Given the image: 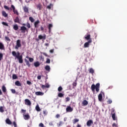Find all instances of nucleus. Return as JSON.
<instances>
[{
	"mask_svg": "<svg viewBox=\"0 0 127 127\" xmlns=\"http://www.w3.org/2000/svg\"><path fill=\"white\" fill-rule=\"evenodd\" d=\"M12 55L18 59L19 63L22 64L23 63V59H22V55H20L19 52H15V51L12 52Z\"/></svg>",
	"mask_w": 127,
	"mask_h": 127,
	"instance_id": "1",
	"label": "nucleus"
},
{
	"mask_svg": "<svg viewBox=\"0 0 127 127\" xmlns=\"http://www.w3.org/2000/svg\"><path fill=\"white\" fill-rule=\"evenodd\" d=\"M3 7L4 8H5V9H6L7 10H9L10 9V10H13V12H14V14H16L17 15H18L19 14L18 11H17V10L15 9V7H14V5H11V8H10L9 7H8V6L6 5H4Z\"/></svg>",
	"mask_w": 127,
	"mask_h": 127,
	"instance_id": "2",
	"label": "nucleus"
},
{
	"mask_svg": "<svg viewBox=\"0 0 127 127\" xmlns=\"http://www.w3.org/2000/svg\"><path fill=\"white\" fill-rule=\"evenodd\" d=\"M91 90L93 93H95V90H96V92H99L100 91V83H97L96 85L93 84L91 86Z\"/></svg>",
	"mask_w": 127,
	"mask_h": 127,
	"instance_id": "3",
	"label": "nucleus"
},
{
	"mask_svg": "<svg viewBox=\"0 0 127 127\" xmlns=\"http://www.w3.org/2000/svg\"><path fill=\"white\" fill-rule=\"evenodd\" d=\"M21 47V41L20 40H17L16 42V46L15 47V49H18Z\"/></svg>",
	"mask_w": 127,
	"mask_h": 127,
	"instance_id": "4",
	"label": "nucleus"
},
{
	"mask_svg": "<svg viewBox=\"0 0 127 127\" xmlns=\"http://www.w3.org/2000/svg\"><path fill=\"white\" fill-rule=\"evenodd\" d=\"M20 30L22 33H25V32H28V29H27L25 26H22L20 27Z\"/></svg>",
	"mask_w": 127,
	"mask_h": 127,
	"instance_id": "5",
	"label": "nucleus"
},
{
	"mask_svg": "<svg viewBox=\"0 0 127 127\" xmlns=\"http://www.w3.org/2000/svg\"><path fill=\"white\" fill-rule=\"evenodd\" d=\"M23 117L26 121H28V120H29V119H30V116L28 113H27L26 114H25V113H24L23 114Z\"/></svg>",
	"mask_w": 127,
	"mask_h": 127,
	"instance_id": "6",
	"label": "nucleus"
},
{
	"mask_svg": "<svg viewBox=\"0 0 127 127\" xmlns=\"http://www.w3.org/2000/svg\"><path fill=\"white\" fill-rule=\"evenodd\" d=\"M90 43H92V40L88 41L87 42H86L84 44V48H87L89 47V45Z\"/></svg>",
	"mask_w": 127,
	"mask_h": 127,
	"instance_id": "7",
	"label": "nucleus"
},
{
	"mask_svg": "<svg viewBox=\"0 0 127 127\" xmlns=\"http://www.w3.org/2000/svg\"><path fill=\"white\" fill-rule=\"evenodd\" d=\"M66 113H71V112H73V108H72V107L70 106H67V107L66 108Z\"/></svg>",
	"mask_w": 127,
	"mask_h": 127,
	"instance_id": "8",
	"label": "nucleus"
},
{
	"mask_svg": "<svg viewBox=\"0 0 127 127\" xmlns=\"http://www.w3.org/2000/svg\"><path fill=\"white\" fill-rule=\"evenodd\" d=\"M38 38L39 39H40V40H45V39H46V35L44 34L43 36L40 35L38 36Z\"/></svg>",
	"mask_w": 127,
	"mask_h": 127,
	"instance_id": "9",
	"label": "nucleus"
},
{
	"mask_svg": "<svg viewBox=\"0 0 127 127\" xmlns=\"http://www.w3.org/2000/svg\"><path fill=\"white\" fill-rule=\"evenodd\" d=\"M92 124H93V120H90L87 121L86 125L87 127H91Z\"/></svg>",
	"mask_w": 127,
	"mask_h": 127,
	"instance_id": "10",
	"label": "nucleus"
},
{
	"mask_svg": "<svg viewBox=\"0 0 127 127\" xmlns=\"http://www.w3.org/2000/svg\"><path fill=\"white\" fill-rule=\"evenodd\" d=\"M25 105H27V106H31V102L29 99H25Z\"/></svg>",
	"mask_w": 127,
	"mask_h": 127,
	"instance_id": "11",
	"label": "nucleus"
},
{
	"mask_svg": "<svg viewBox=\"0 0 127 127\" xmlns=\"http://www.w3.org/2000/svg\"><path fill=\"white\" fill-rule=\"evenodd\" d=\"M89 103H88V101L86 100H84L82 102V106H83V107H85L86 106H87V105Z\"/></svg>",
	"mask_w": 127,
	"mask_h": 127,
	"instance_id": "12",
	"label": "nucleus"
},
{
	"mask_svg": "<svg viewBox=\"0 0 127 127\" xmlns=\"http://www.w3.org/2000/svg\"><path fill=\"white\" fill-rule=\"evenodd\" d=\"M41 88L43 89H45V88H50V85L48 83H46V85H42Z\"/></svg>",
	"mask_w": 127,
	"mask_h": 127,
	"instance_id": "13",
	"label": "nucleus"
},
{
	"mask_svg": "<svg viewBox=\"0 0 127 127\" xmlns=\"http://www.w3.org/2000/svg\"><path fill=\"white\" fill-rule=\"evenodd\" d=\"M5 123L7 125H12V122L9 120V119L7 118L5 120Z\"/></svg>",
	"mask_w": 127,
	"mask_h": 127,
	"instance_id": "14",
	"label": "nucleus"
},
{
	"mask_svg": "<svg viewBox=\"0 0 127 127\" xmlns=\"http://www.w3.org/2000/svg\"><path fill=\"white\" fill-rule=\"evenodd\" d=\"M85 39H86V40H92V39L91 38V35L90 34H88L87 35L85 36L84 37Z\"/></svg>",
	"mask_w": 127,
	"mask_h": 127,
	"instance_id": "15",
	"label": "nucleus"
},
{
	"mask_svg": "<svg viewBox=\"0 0 127 127\" xmlns=\"http://www.w3.org/2000/svg\"><path fill=\"white\" fill-rule=\"evenodd\" d=\"M23 9L24 12H26V13H29V11H28V7H27L26 6H24L23 7Z\"/></svg>",
	"mask_w": 127,
	"mask_h": 127,
	"instance_id": "16",
	"label": "nucleus"
},
{
	"mask_svg": "<svg viewBox=\"0 0 127 127\" xmlns=\"http://www.w3.org/2000/svg\"><path fill=\"white\" fill-rule=\"evenodd\" d=\"M14 22L16 23H20V21H19V18L17 16L15 17V18L14 19Z\"/></svg>",
	"mask_w": 127,
	"mask_h": 127,
	"instance_id": "17",
	"label": "nucleus"
},
{
	"mask_svg": "<svg viewBox=\"0 0 127 127\" xmlns=\"http://www.w3.org/2000/svg\"><path fill=\"white\" fill-rule=\"evenodd\" d=\"M2 91L4 94H5L6 93V87H5V86L2 85L1 87Z\"/></svg>",
	"mask_w": 127,
	"mask_h": 127,
	"instance_id": "18",
	"label": "nucleus"
},
{
	"mask_svg": "<svg viewBox=\"0 0 127 127\" xmlns=\"http://www.w3.org/2000/svg\"><path fill=\"white\" fill-rule=\"evenodd\" d=\"M98 100L99 102H102L103 100V95H102V93H100L98 95Z\"/></svg>",
	"mask_w": 127,
	"mask_h": 127,
	"instance_id": "19",
	"label": "nucleus"
},
{
	"mask_svg": "<svg viewBox=\"0 0 127 127\" xmlns=\"http://www.w3.org/2000/svg\"><path fill=\"white\" fill-rule=\"evenodd\" d=\"M44 94V93L40 91L35 92V95H36L37 96H43Z\"/></svg>",
	"mask_w": 127,
	"mask_h": 127,
	"instance_id": "20",
	"label": "nucleus"
},
{
	"mask_svg": "<svg viewBox=\"0 0 127 127\" xmlns=\"http://www.w3.org/2000/svg\"><path fill=\"white\" fill-rule=\"evenodd\" d=\"M15 85L18 87H21V83L19 81H16L15 82Z\"/></svg>",
	"mask_w": 127,
	"mask_h": 127,
	"instance_id": "21",
	"label": "nucleus"
},
{
	"mask_svg": "<svg viewBox=\"0 0 127 127\" xmlns=\"http://www.w3.org/2000/svg\"><path fill=\"white\" fill-rule=\"evenodd\" d=\"M52 27H53V25H52V24H49V25H48L49 33H51V28Z\"/></svg>",
	"mask_w": 127,
	"mask_h": 127,
	"instance_id": "22",
	"label": "nucleus"
},
{
	"mask_svg": "<svg viewBox=\"0 0 127 127\" xmlns=\"http://www.w3.org/2000/svg\"><path fill=\"white\" fill-rule=\"evenodd\" d=\"M40 23V21H39V20H37L34 23V26L35 27H38V24Z\"/></svg>",
	"mask_w": 127,
	"mask_h": 127,
	"instance_id": "23",
	"label": "nucleus"
},
{
	"mask_svg": "<svg viewBox=\"0 0 127 127\" xmlns=\"http://www.w3.org/2000/svg\"><path fill=\"white\" fill-rule=\"evenodd\" d=\"M24 61L27 66H28V67H30V64L29 63V61H28V60H27L26 59H25Z\"/></svg>",
	"mask_w": 127,
	"mask_h": 127,
	"instance_id": "24",
	"label": "nucleus"
},
{
	"mask_svg": "<svg viewBox=\"0 0 127 127\" xmlns=\"http://www.w3.org/2000/svg\"><path fill=\"white\" fill-rule=\"evenodd\" d=\"M34 66H35V67H39V66H40V63L39 62H35L34 63Z\"/></svg>",
	"mask_w": 127,
	"mask_h": 127,
	"instance_id": "25",
	"label": "nucleus"
},
{
	"mask_svg": "<svg viewBox=\"0 0 127 127\" xmlns=\"http://www.w3.org/2000/svg\"><path fill=\"white\" fill-rule=\"evenodd\" d=\"M2 15L3 16H4V17H7V13H6V12H5V11H2Z\"/></svg>",
	"mask_w": 127,
	"mask_h": 127,
	"instance_id": "26",
	"label": "nucleus"
},
{
	"mask_svg": "<svg viewBox=\"0 0 127 127\" xmlns=\"http://www.w3.org/2000/svg\"><path fill=\"white\" fill-rule=\"evenodd\" d=\"M37 8L39 10H41V8H42V5L41 4H38L36 5Z\"/></svg>",
	"mask_w": 127,
	"mask_h": 127,
	"instance_id": "27",
	"label": "nucleus"
},
{
	"mask_svg": "<svg viewBox=\"0 0 127 127\" xmlns=\"http://www.w3.org/2000/svg\"><path fill=\"white\" fill-rule=\"evenodd\" d=\"M45 69L46 71H48V72H50V66L46 65L45 67Z\"/></svg>",
	"mask_w": 127,
	"mask_h": 127,
	"instance_id": "28",
	"label": "nucleus"
},
{
	"mask_svg": "<svg viewBox=\"0 0 127 127\" xmlns=\"http://www.w3.org/2000/svg\"><path fill=\"white\" fill-rule=\"evenodd\" d=\"M0 49L1 50H3L4 49V46L2 43H0Z\"/></svg>",
	"mask_w": 127,
	"mask_h": 127,
	"instance_id": "29",
	"label": "nucleus"
},
{
	"mask_svg": "<svg viewBox=\"0 0 127 127\" xmlns=\"http://www.w3.org/2000/svg\"><path fill=\"white\" fill-rule=\"evenodd\" d=\"M112 118L113 121H116V113H111Z\"/></svg>",
	"mask_w": 127,
	"mask_h": 127,
	"instance_id": "30",
	"label": "nucleus"
},
{
	"mask_svg": "<svg viewBox=\"0 0 127 127\" xmlns=\"http://www.w3.org/2000/svg\"><path fill=\"white\" fill-rule=\"evenodd\" d=\"M35 109L37 112H40L41 111L38 105L36 106Z\"/></svg>",
	"mask_w": 127,
	"mask_h": 127,
	"instance_id": "31",
	"label": "nucleus"
},
{
	"mask_svg": "<svg viewBox=\"0 0 127 127\" xmlns=\"http://www.w3.org/2000/svg\"><path fill=\"white\" fill-rule=\"evenodd\" d=\"M13 28L14 30H17L18 29V26L17 24L14 25Z\"/></svg>",
	"mask_w": 127,
	"mask_h": 127,
	"instance_id": "32",
	"label": "nucleus"
},
{
	"mask_svg": "<svg viewBox=\"0 0 127 127\" xmlns=\"http://www.w3.org/2000/svg\"><path fill=\"white\" fill-rule=\"evenodd\" d=\"M89 73L91 74H94V73H95V70H94V69L92 68H91L89 69Z\"/></svg>",
	"mask_w": 127,
	"mask_h": 127,
	"instance_id": "33",
	"label": "nucleus"
},
{
	"mask_svg": "<svg viewBox=\"0 0 127 127\" xmlns=\"http://www.w3.org/2000/svg\"><path fill=\"white\" fill-rule=\"evenodd\" d=\"M52 6H53V4H52V3H50L49 5L47 6V8H48V9H51Z\"/></svg>",
	"mask_w": 127,
	"mask_h": 127,
	"instance_id": "34",
	"label": "nucleus"
},
{
	"mask_svg": "<svg viewBox=\"0 0 127 127\" xmlns=\"http://www.w3.org/2000/svg\"><path fill=\"white\" fill-rule=\"evenodd\" d=\"M26 58H27L28 59H29V61H30V62H33V61H34L33 58H29L28 56H27Z\"/></svg>",
	"mask_w": 127,
	"mask_h": 127,
	"instance_id": "35",
	"label": "nucleus"
},
{
	"mask_svg": "<svg viewBox=\"0 0 127 127\" xmlns=\"http://www.w3.org/2000/svg\"><path fill=\"white\" fill-rule=\"evenodd\" d=\"M29 20H30L31 22H34V18H33L32 17H29Z\"/></svg>",
	"mask_w": 127,
	"mask_h": 127,
	"instance_id": "36",
	"label": "nucleus"
},
{
	"mask_svg": "<svg viewBox=\"0 0 127 127\" xmlns=\"http://www.w3.org/2000/svg\"><path fill=\"white\" fill-rule=\"evenodd\" d=\"M16 79H17V75L16 74H13L12 75V79L15 80Z\"/></svg>",
	"mask_w": 127,
	"mask_h": 127,
	"instance_id": "37",
	"label": "nucleus"
},
{
	"mask_svg": "<svg viewBox=\"0 0 127 127\" xmlns=\"http://www.w3.org/2000/svg\"><path fill=\"white\" fill-rule=\"evenodd\" d=\"M58 97H59V98H63V97H64V94L62 93H60L58 94Z\"/></svg>",
	"mask_w": 127,
	"mask_h": 127,
	"instance_id": "38",
	"label": "nucleus"
},
{
	"mask_svg": "<svg viewBox=\"0 0 127 127\" xmlns=\"http://www.w3.org/2000/svg\"><path fill=\"white\" fill-rule=\"evenodd\" d=\"M78 122H79V119H74L73 120V124H76V123H78Z\"/></svg>",
	"mask_w": 127,
	"mask_h": 127,
	"instance_id": "39",
	"label": "nucleus"
},
{
	"mask_svg": "<svg viewBox=\"0 0 127 127\" xmlns=\"http://www.w3.org/2000/svg\"><path fill=\"white\" fill-rule=\"evenodd\" d=\"M3 112H4V110H3V107L0 106V112L3 113Z\"/></svg>",
	"mask_w": 127,
	"mask_h": 127,
	"instance_id": "40",
	"label": "nucleus"
},
{
	"mask_svg": "<svg viewBox=\"0 0 127 127\" xmlns=\"http://www.w3.org/2000/svg\"><path fill=\"white\" fill-rule=\"evenodd\" d=\"M5 40L6 41H8V42H10V39L9 38H8V37H5Z\"/></svg>",
	"mask_w": 127,
	"mask_h": 127,
	"instance_id": "41",
	"label": "nucleus"
},
{
	"mask_svg": "<svg viewBox=\"0 0 127 127\" xmlns=\"http://www.w3.org/2000/svg\"><path fill=\"white\" fill-rule=\"evenodd\" d=\"M2 24L4 25V26H8V24L5 22H2Z\"/></svg>",
	"mask_w": 127,
	"mask_h": 127,
	"instance_id": "42",
	"label": "nucleus"
},
{
	"mask_svg": "<svg viewBox=\"0 0 127 127\" xmlns=\"http://www.w3.org/2000/svg\"><path fill=\"white\" fill-rule=\"evenodd\" d=\"M26 26L28 28H30L31 27V26L30 25V24L29 22H27L26 23Z\"/></svg>",
	"mask_w": 127,
	"mask_h": 127,
	"instance_id": "43",
	"label": "nucleus"
},
{
	"mask_svg": "<svg viewBox=\"0 0 127 127\" xmlns=\"http://www.w3.org/2000/svg\"><path fill=\"white\" fill-rule=\"evenodd\" d=\"M63 90V88L61 86L59 87L58 89V90L59 92H61V91H62Z\"/></svg>",
	"mask_w": 127,
	"mask_h": 127,
	"instance_id": "44",
	"label": "nucleus"
},
{
	"mask_svg": "<svg viewBox=\"0 0 127 127\" xmlns=\"http://www.w3.org/2000/svg\"><path fill=\"white\" fill-rule=\"evenodd\" d=\"M47 114H48V112L46 110H44L43 111V114L44 116H47Z\"/></svg>",
	"mask_w": 127,
	"mask_h": 127,
	"instance_id": "45",
	"label": "nucleus"
},
{
	"mask_svg": "<svg viewBox=\"0 0 127 127\" xmlns=\"http://www.w3.org/2000/svg\"><path fill=\"white\" fill-rule=\"evenodd\" d=\"M50 62H51L50 59H47L46 62V63H47V64H50Z\"/></svg>",
	"mask_w": 127,
	"mask_h": 127,
	"instance_id": "46",
	"label": "nucleus"
},
{
	"mask_svg": "<svg viewBox=\"0 0 127 127\" xmlns=\"http://www.w3.org/2000/svg\"><path fill=\"white\" fill-rule=\"evenodd\" d=\"M11 92L12 94H15V93H16L15 89H11Z\"/></svg>",
	"mask_w": 127,
	"mask_h": 127,
	"instance_id": "47",
	"label": "nucleus"
},
{
	"mask_svg": "<svg viewBox=\"0 0 127 127\" xmlns=\"http://www.w3.org/2000/svg\"><path fill=\"white\" fill-rule=\"evenodd\" d=\"M63 125V122L60 121L58 124V127H61Z\"/></svg>",
	"mask_w": 127,
	"mask_h": 127,
	"instance_id": "48",
	"label": "nucleus"
},
{
	"mask_svg": "<svg viewBox=\"0 0 127 127\" xmlns=\"http://www.w3.org/2000/svg\"><path fill=\"white\" fill-rule=\"evenodd\" d=\"M108 104H112L113 103V101H112V100H108L107 101Z\"/></svg>",
	"mask_w": 127,
	"mask_h": 127,
	"instance_id": "49",
	"label": "nucleus"
},
{
	"mask_svg": "<svg viewBox=\"0 0 127 127\" xmlns=\"http://www.w3.org/2000/svg\"><path fill=\"white\" fill-rule=\"evenodd\" d=\"M72 86H73V87H76V86H77V82H73Z\"/></svg>",
	"mask_w": 127,
	"mask_h": 127,
	"instance_id": "50",
	"label": "nucleus"
},
{
	"mask_svg": "<svg viewBox=\"0 0 127 127\" xmlns=\"http://www.w3.org/2000/svg\"><path fill=\"white\" fill-rule=\"evenodd\" d=\"M39 127H44V125L43 124V123H40L39 125Z\"/></svg>",
	"mask_w": 127,
	"mask_h": 127,
	"instance_id": "51",
	"label": "nucleus"
},
{
	"mask_svg": "<svg viewBox=\"0 0 127 127\" xmlns=\"http://www.w3.org/2000/svg\"><path fill=\"white\" fill-rule=\"evenodd\" d=\"M3 55L2 53H0V61H1V59H2V57H3Z\"/></svg>",
	"mask_w": 127,
	"mask_h": 127,
	"instance_id": "52",
	"label": "nucleus"
},
{
	"mask_svg": "<svg viewBox=\"0 0 127 127\" xmlns=\"http://www.w3.org/2000/svg\"><path fill=\"white\" fill-rule=\"evenodd\" d=\"M41 54H43V55H44V56H46V57H48V55H47L46 53H42Z\"/></svg>",
	"mask_w": 127,
	"mask_h": 127,
	"instance_id": "53",
	"label": "nucleus"
},
{
	"mask_svg": "<svg viewBox=\"0 0 127 127\" xmlns=\"http://www.w3.org/2000/svg\"><path fill=\"white\" fill-rule=\"evenodd\" d=\"M112 127H118V125H117V124L116 123H113V125H112Z\"/></svg>",
	"mask_w": 127,
	"mask_h": 127,
	"instance_id": "54",
	"label": "nucleus"
},
{
	"mask_svg": "<svg viewBox=\"0 0 127 127\" xmlns=\"http://www.w3.org/2000/svg\"><path fill=\"white\" fill-rule=\"evenodd\" d=\"M13 125L14 127H17V125H16V122H13Z\"/></svg>",
	"mask_w": 127,
	"mask_h": 127,
	"instance_id": "55",
	"label": "nucleus"
},
{
	"mask_svg": "<svg viewBox=\"0 0 127 127\" xmlns=\"http://www.w3.org/2000/svg\"><path fill=\"white\" fill-rule=\"evenodd\" d=\"M65 99H66V100H65L66 102H69V101H70V98H69L68 97H66Z\"/></svg>",
	"mask_w": 127,
	"mask_h": 127,
	"instance_id": "56",
	"label": "nucleus"
},
{
	"mask_svg": "<svg viewBox=\"0 0 127 127\" xmlns=\"http://www.w3.org/2000/svg\"><path fill=\"white\" fill-rule=\"evenodd\" d=\"M27 84L30 86V85H31V82H30L29 80L27 81Z\"/></svg>",
	"mask_w": 127,
	"mask_h": 127,
	"instance_id": "57",
	"label": "nucleus"
},
{
	"mask_svg": "<svg viewBox=\"0 0 127 127\" xmlns=\"http://www.w3.org/2000/svg\"><path fill=\"white\" fill-rule=\"evenodd\" d=\"M115 112H116V110L114 109H112V112L111 114H116Z\"/></svg>",
	"mask_w": 127,
	"mask_h": 127,
	"instance_id": "58",
	"label": "nucleus"
},
{
	"mask_svg": "<svg viewBox=\"0 0 127 127\" xmlns=\"http://www.w3.org/2000/svg\"><path fill=\"white\" fill-rule=\"evenodd\" d=\"M56 118L57 119H59V118H60V115L57 114V115L56 116Z\"/></svg>",
	"mask_w": 127,
	"mask_h": 127,
	"instance_id": "59",
	"label": "nucleus"
},
{
	"mask_svg": "<svg viewBox=\"0 0 127 127\" xmlns=\"http://www.w3.org/2000/svg\"><path fill=\"white\" fill-rule=\"evenodd\" d=\"M37 79L38 80H41V75H39L37 76Z\"/></svg>",
	"mask_w": 127,
	"mask_h": 127,
	"instance_id": "60",
	"label": "nucleus"
},
{
	"mask_svg": "<svg viewBox=\"0 0 127 127\" xmlns=\"http://www.w3.org/2000/svg\"><path fill=\"white\" fill-rule=\"evenodd\" d=\"M21 112H22V113H26V110H24V109H21Z\"/></svg>",
	"mask_w": 127,
	"mask_h": 127,
	"instance_id": "61",
	"label": "nucleus"
},
{
	"mask_svg": "<svg viewBox=\"0 0 127 127\" xmlns=\"http://www.w3.org/2000/svg\"><path fill=\"white\" fill-rule=\"evenodd\" d=\"M50 53H53V52H54V49H52L50 50Z\"/></svg>",
	"mask_w": 127,
	"mask_h": 127,
	"instance_id": "62",
	"label": "nucleus"
},
{
	"mask_svg": "<svg viewBox=\"0 0 127 127\" xmlns=\"http://www.w3.org/2000/svg\"><path fill=\"white\" fill-rule=\"evenodd\" d=\"M41 31H43L44 30V28L42 26L41 27Z\"/></svg>",
	"mask_w": 127,
	"mask_h": 127,
	"instance_id": "63",
	"label": "nucleus"
},
{
	"mask_svg": "<svg viewBox=\"0 0 127 127\" xmlns=\"http://www.w3.org/2000/svg\"><path fill=\"white\" fill-rule=\"evenodd\" d=\"M45 46H46L47 47H48V46H49V43H45Z\"/></svg>",
	"mask_w": 127,
	"mask_h": 127,
	"instance_id": "64",
	"label": "nucleus"
}]
</instances>
